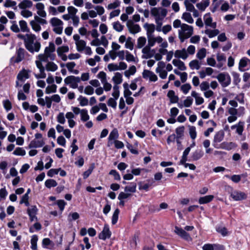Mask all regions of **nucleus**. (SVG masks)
I'll list each match as a JSON object with an SVG mask.
<instances>
[{"label":"nucleus","mask_w":250,"mask_h":250,"mask_svg":"<svg viewBox=\"0 0 250 250\" xmlns=\"http://www.w3.org/2000/svg\"><path fill=\"white\" fill-rule=\"evenodd\" d=\"M17 37L24 41L25 48L30 53L38 52L41 47V43L36 41V37L33 34H18Z\"/></svg>","instance_id":"obj_1"},{"label":"nucleus","mask_w":250,"mask_h":250,"mask_svg":"<svg viewBox=\"0 0 250 250\" xmlns=\"http://www.w3.org/2000/svg\"><path fill=\"white\" fill-rule=\"evenodd\" d=\"M147 37V44L144 47L142 50V58L146 59H148L153 57L155 54V49H151L155 44V40L154 36H149Z\"/></svg>","instance_id":"obj_2"},{"label":"nucleus","mask_w":250,"mask_h":250,"mask_svg":"<svg viewBox=\"0 0 250 250\" xmlns=\"http://www.w3.org/2000/svg\"><path fill=\"white\" fill-rule=\"evenodd\" d=\"M193 34V28L192 26L183 23L181 28L178 30V36L181 42L189 37Z\"/></svg>","instance_id":"obj_3"},{"label":"nucleus","mask_w":250,"mask_h":250,"mask_svg":"<svg viewBox=\"0 0 250 250\" xmlns=\"http://www.w3.org/2000/svg\"><path fill=\"white\" fill-rule=\"evenodd\" d=\"M45 144L44 139L42 134L38 133L35 134V138L30 142L28 145L29 148H38L43 146Z\"/></svg>","instance_id":"obj_4"},{"label":"nucleus","mask_w":250,"mask_h":250,"mask_svg":"<svg viewBox=\"0 0 250 250\" xmlns=\"http://www.w3.org/2000/svg\"><path fill=\"white\" fill-rule=\"evenodd\" d=\"M53 27V31L57 34H61L63 30V22L58 18L53 17L49 21Z\"/></svg>","instance_id":"obj_5"},{"label":"nucleus","mask_w":250,"mask_h":250,"mask_svg":"<svg viewBox=\"0 0 250 250\" xmlns=\"http://www.w3.org/2000/svg\"><path fill=\"white\" fill-rule=\"evenodd\" d=\"M167 13V10L162 8L153 7L151 9V14L155 20H163Z\"/></svg>","instance_id":"obj_6"},{"label":"nucleus","mask_w":250,"mask_h":250,"mask_svg":"<svg viewBox=\"0 0 250 250\" xmlns=\"http://www.w3.org/2000/svg\"><path fill=\"white\" fill-rule=\"evenodd\" d=\"M81 81L80 78L74 76H69L65 78L64 82L66 84L69 85L72 88L78 87V83Z\"/></svg>","instance_id":"obj_7"},{"label":"nucleus","mask_w":250,"mask_h":250,"mask_svg":"<svg viewBox=\"0 0 250 250\" xmlns=\"http://www.w3.org/2000/svg\"><path fill=\"white\" fill-rule=\"evenodd\" d=\"M73 38L75 42L77 50L78 52L84 51V48L86 46V42L84 40H81L80 36L78 34L74 35Z\"/></svg>","instance_id":"obj_8"},{"label":"nucleus","mask_w":250,"mask_h":250,"mask_svg":"<svg viewBox=\"0 0 250 250\" xmlns=\"http://www.w3.org/2000/svg\"><path fill=\"white\" fill-rule=\"evenodd\" d=\"M25 50L23 48H20L16 52L17 57H13L11 58V62L13 63H19L22 61L24 58Z\"/></svg>","instance_id":"obj_9"},{"label":"nucleus","mask_w":250,"mask_h":250,"mask_svg":"<svg viewBox=\"0 0 250 250\" xmlns=\"http://www.w3.org/2000/svg\"><path fill=\"white\" fill-rule=\"evenodd\" d=\"M230 196L233 200L238 201L246 199L247 198V195L244 192L235 190L231 192Z\"/></svg>","instance_id":"obj_10"},{"label":"nucleus","mask_w":250,"mask_h":250,"mask_svg":"<svg viewBox=\"0 0 250 250\" xmlns=\"http://www.w3.org/2000/svg\"><path fill=\"white\" fill-rule=\"evenodd\" d=\"M174 232L186 241H189L191 240V238L189 234L182 228L175 226Z\"/></svg>","instance_id":"obj_11"},{"label":"nucleus","mask_w":250,"mask_h":250,"mask_svg":"<svg viewBox=\"0 0 250 250\" xmlns=\"http://www.w3.org/2000/svg\"><path fill=\"white\" fill-rule=\"evenodd\" d=\"M126 26L129 32L135 34L140 32L141 27L139 25L135 24L132 21H128L126 22Z\"/></svg>","instance_id":"obj_12"},{"label":"nucleus","mask_w":250,"mask_h":250,"mask_svg":"<svg viewBox=\"0 0 250 250\" xmlns=\"http://www.w3.org/2000/svg\"><path fill=\"white\" fill-rule=\"evenodd\" d=\"M218 81L221 83L223 87L228 86L230 83V78L229 75L220 73L217 76Z\"/></svg>","instance_id":"obj_13"},{"label":"nucleus","mask_w":250,"mask_h":250,"mask_svg":"<svg viewBox=\"0 0 250 250\" xmlns=\"http://www.w3.org/2000/svg\"><path fill=\"white\" fill-rule=\"evenodd\" d=\"M225 133L223 130H220L217 132L213 138V146L215 148L217 147V146L222 142L224 138Z\"/></svg>","instance_id":"obj_14"},{"label":"nucleus","mask_w":250,"mask_h":250,"mask_svg":"<svg viewBox=\"0 0 250 250\" xmlns=\"http://www.w3.org/2000/svg\"><path fill=\"white\" fill-rule=\"evenodd\" d=\"M111 235V232L109 229L107 224H105L102 232L99 234V238L100 239L105 240L109 238Z\"/></svg>","instance_id":"obj_15"},{"label":"nucleus","mask_w":250,"mask_h":250,"mask_svg":"<svg viewBox=\"0 0 250 250\" xmlns=\"http://www.w3.org/2000/svg\"><path fill=\"white\" fill-rule=\"evenodd\" d=\"M94 8L97 11V12L94 10H90L88 11V15L89 17L92 18L96 17L98 15L101 16L104 13V9L102 6H96Z\"/></svg>","instance_id":"obj_16"},{"label":"nucleus","mask_w":250,"mask_h":250,"mask_svg":"<svg viewBox=\"0 0 250 250\" xmlns=\"http://www.w3.org/2000/svg\"><path fill=\"white\" fill-rule=\"evenodd\" d=\"M55 51V46L53 42H50L49 43L48 46L45 47L44 49V53L50 56V59L54 60L55 59V55L52 54Z\"/></svg>","instance_id":"obj_17"},{"label":"nucleus","mask_w":250,"mask_h":250,"mask_svg":"<svg viewBox=\"0 0 250 250\" xmlns=\"http://www.w3.org/2000/svg\"><path fill=\"white\" fill-rule=\"evenodd\" d=\"M119 137L118 131L117 128H114L110 133L108 137V146H110L113 144V141L117 140Z\"/></svg>","instance_id":"obj_18"},{"label":"nucleus","mask_w":250,"mask_h":250,"mask_svg":"<svg viewBox=\"0 0 250 250\" xmlns=\"http://www.w3.org/2000/svg\"><path fill=\"white\" fill-rule=\"evenodd\" d=\"M143 77L144 79H149L152 82H156L157 79V76L154 72L148 70H145L143 72Z\"/></svg>","instance_id":"obj_19"},{"label":"nucleus","mask_w":250,"mask_h":250,"mask_svg":"<svg viewBox=\"0 0 250 250\" xmlns=\"http://www.w3.org/2000/svg\"><path fill=\"white\" fill-rule=\"evenodd\" d=\"M203 250H224V247L217 244H207L203 246Z\"/></svg>","instance_id":"obj_20"},{"label":"nucleus","mask_w":250,"mask_h":250,"mask_svg":"<svg viewBox=\"0 0 250 250\" xmlns=\"http://www.w3.org/2000/svg\"><path fill=\"white\" fill-rule=\"evenodd\" d=\"M174 55L175 58L182 59L183 60H186L188 57V54L185 48L176 50Z\"/></svg>","instance_id":"obj_21"},{"label":"nucleus","mask_w":250,"mask_h":250,"mask_svg":"<svg viewBox=\"0 0 250 250\" xmlns=\"http://www.w3.org/2000/svg\"><path fill=\"white\" fill-rule=\"evenodd\" d=\"M204 21L206 25L215 28L216 27V23L212 22V18L209 13L206 14L204 16Z\"/></svg>","instance_id":"obj_22"},{"label":"nucleus","mask_w":250,"mask_h":250,"mask_svg":"<svg viewBox=\"0 0 250 250\" xmlns=\"http://www.w3.org/2000/svg\"><path fill=\"white\" fill-rule=\"evenodd\" d=\"M36 8L37 9L38 15L42 18L46 17V13L44 11V5L42 3L39 2L36 4Z\"/></svg>","instance_id":"obj_23"},{"label":"nucleus","mask_w":250,"mask_h":250,"mask_svg":"<svg viewBox=\"0 0 250 250\" xmlns=\"http://www.w3.org/2000/svg\"><path fill=\"white\" fill-rule=\"evenodd\" d=\"M29 78V71L25 69H22L17 76V79L21 82H23L25 79H27Z\"/></svg>","instance_id":"obj_24"},{"label":"nucleus","mask_w":250,"mask_h":250,"mask_svg":"<svg viewBox=\"0 0 250 250\" xmlns=\"http://www.w3.org/2000/svg\"><path fill=\"white\" fill-rule=\"evenodd\" d=\"M172 63L175 66L177 67L178 69L181 71L185 70L187 69V67L185 66L184 62L180 60H173Z\"/></svg>","instance_id":"obj_25"},{"label":"nucleus","mask_w":250,"mask_h":250,"mask_svg":"<svg viewBox=\"0 0 250 250\" xmlns=\"http://www.w3.org/2000/svg\"><path fill=\"white\" fill-rule=\"evenodd\" d=\"M191 96L195 99V103L196 105H200L202 104L204 102V99L199 96V94L195 91H192L191 93Z\"/></svg>","instance_id":"obj_26"},{"label":"nucleus","mask_w":250,"mask_h":250,"mask_svg":"<svg viewBox=\"0 0 250 250\" xmlns=\"http://www.w3.org/2000/svg\"><path fill=\"white\" fill-rule=\"evenodd\" d=\"M144 27L146 30V35L147 36H151L155 31V25L153 24H149L146 23L144 24Z\"/></svg>","instance_id":"obj_27"},{"label":"nucleus","mask_w":250,"mask_h":250,"mask_svg":"<svg viewBox=\"0 0 250 250\" xmlns=\"http://www.w3.org/2000/svg\"><path fill=\"white\" fill-rule=\"evenodd\" d=\"M234 146V144L232 143H227L226 142H223L222 143L219 144L217 146V147L216 148H221L226 150H230Z\"/></svg>","instance_id":"obj_28"},{"label":"nucleus","mask_w":250,"mask_h":250,"mask_svg":"<svg viewBox=\"0 0 250 250\" xmlns=\"http://www.w3.org/2000/svg\"><path fill=\"white\" fill-rule=\"evenodd\" d=\"M146 43V39L145 37H140L137 40L136 47L138 49L143 48Z\"/></svg>","instance_id":"obj_29"},{"label":"nucleus","mask_w":250,"mask_h":250,"mask_svg":"<svg viewBox=\"0 0 250 250\" xmlns=\"http://www.w3.org/2000/svg\"><path fill=\"white\" fill-rule=\"evenodd\" d=\"M33 3L29 0H23L19 4V7L21 9H24L26 8H30L32 6Z\"/></svg>","instance_id":"obj_30"},{"label":"nucleus","mask_w":250,"mask_h":250,"mask_svg":"<svg viewBox=\"0 0 250 250\" xmlns=\"http://www.w3.org/2000/svg\"><path fill=\"white\" fill-rule=\"evenodd\" d=\"M169 98L171 103H177L179 100V97L175 95V92L173 90H169L167 95Z\"/></svg>","instance_id":"obj_31"},{"label":"nucleus","mask_w":250,"mask_h":250,"mask_svg":"<svg viewBox=\"0 0 250 250\" xmlns=\"http://www.w3.org/2000/svg\"><path fill=\"white\" fill-rule=\"evenodd\" d=\"M58 66L54 62H48L45 65V69L48 71L54 72L58 69Z\"/></svg>","instance_id":"obj_32"},{"label":"nucleus","mask_w":250,"mask_h":250,"mask_svg":"<svg viewBox=\"0 0 250 250\" xmlns=\"http://www.w3.org/2000/svg\"><path fill=\"white\" fill-rule=\"evenodd\" d=\"M244 125L243 122H240L237 125H235L231 126V128L232 129L236 128V132L240 135L242 134V132L244 130Z\"/></svg>","instance_id":"obj_33"},{"label":"nucleus","mask_w":250,"mask_h":250,"mask_svg":"<svg viewBox=\"0 0 250 250\" xmlns=\"http://www.w3.org/2000/svg\"><path fill=\"white\" fill-rule=\"evenodd\" d=\"M214 198L213 195H209L200 197L199 199V203L200 204H206L211 201Z\"/></svg>","instance_id":"obj_34"},{"label":"nucleus","mask_w":250,"mask_h":250,"mask_svg":"<svg viewBox=\"0 0 250 250\" xmlns=\"http://www.w3.org/2000/svg\"><path fill=\"white\" fill-rule=\"evenodd\" d=\"M189 66L192 70H199L201 67V63L197 60H193L189 62Z\"/></svg>","instance_id":"obj_35"},{"label":"nucleus","mask_w":250,"mask_h":250,"mask_svg":"<svg viewBox=\"0 0 250 250\" xmlns=\"http://www.w3.org/2000/svg\"><path fill=\"white\" fill-rule=\"evenodd\" d=\"M112 80L115 84H119L121 83L123 81L122 75L120 73L116 72L112 77Z\"/></svg>","instance_id":"obj_36"},{"label":"nucleus","mask_w":250,"mask_h":250,"mask_svg":"<svg viewBox=\"0 0 250 250\" xmlns=\"http://www.w3.org/2000/svg\"><path fill=\"white\" fill-rule=\"evenodd\" d=\"M204 155V152L202 150H196L192 154V158L194 161H197L201 158Z\"/></svg>","instance_id":"obj_37"},{"label":"nucleus","mask_w":250,"mask_h":250,"mask_svg":"<svg viewBox=\"0 0 250 250\" xmlns=\"http://www.w3.org/2000/svg\"><path fill=\"white\" fill-rule=\"evenodd\" d=\"M204 32L206 34L208 35L209 38H212L218 35L220 31L218 29L210 30L208 29Z\"/></svg>","instance_id":"obj_38"},{"label":"nucleus","mask_w":250,"mask_h":250,"mask_svg":"<svg viewBox=\"0 0 250 250\" xmlns=\"http://www.w3.org/2000/svg\"><path fill=\"white\" fill-rule=\"evenodd\" d=\"M136 72V68L135 66L132 65L130 66L128 70H126L124 72L125 76L129 78L131 75H134Z\"/></svg>","instance_id":"obj_39"},{"label":"nucleus","mask_w":250,"mask_h":250,"mask_svg":"<svg viewBox=\"0 0 250 250\" xmlns=\"http://www.w3.org/2000/svg\"><path fill=\"white\" fill-rule=\"evenodd\" d=\"M185 127L181 126L176 128L175 132L176 133V139H182L184 136Z\"/></svg>","instance_id":"obj_40"},{"label":"nucleus","mask_w":250,"mask_h":250,"mask_svg":"<svg viewBox=\"0 0 250 250\" xmlns=\"http://www.w3.org/2000/svg\"><path fill=\"white\" fill-rule=\"evenodd\" d=\"M182 19L188 23H193L194 20L191 15L188 12H185L182 16Z\"/></svg>","instance_id":"obj_41"},{"label":"nucleus","mask_w":250,"mask_h":250,"mask_svg":"<svg viewBox=\"0 0 250 250\" xmlns=\"http://www.w3.org/2000/svg\"><path fill=\"white\" fill-rule=\"evenodd\" d=\"M136 184L134 182L131 183L129 186H126L125 188V191L126 193L135 192L136 191Z\"/></svg>","instance_id":"obj_42"},{"label":"nucleus","mask_w":250,"mask_h":250,"mask_svg":"<svg viewBox=\"0 0 250 250\" xmlns=\"http://www.w3.org/2000/svg\"><path fill=\"white\" fill-rule=\"evenodd\" d=\"M81 115V120L85 122L89 119V116L88 114V111L86 109H82Z\"/></svg>","instance_id":"obj_43"},{"label":"nucleus","mask_w":250,"mask_h":250,"mask_svg":"<svg viewBox=\"0 0 250 250\" xmlns=\"http://www.w3.org/2000/svg\"><path fill=\"white\" fill-rule=\"evenodd\" d=\"M206 49L202 48L198 50L196 54V57L199 60H201L204 59L206 56Z\"/></svg>","instance_id":"obj_44"},{"label":"nucleus","mask_w":250,"mask_h":250,"mask_svg":"<svg viewBox=\"0 0 250 250\" xmlns=\"http://www.w3.org/2000/svg\"><path fill=\"white\" fill-rule=\"evenodd\" d=\"M209 1H204L196 4V7L202 11H204L206 8L208 6Z\"/></svg>","instance_id":"obj_45"},{"label":"nucleus","mask_w":250,"mask_h":250,"mask_svg":"<svg viewBox=\"0 0 250 250\" xmlns=\"http://www.w3.org/2000/svg\"><path fill=\"white\" fill-rule=\"evenodd\" d=\"M69 51L68 46H62L59 47L57 49V52L58 56H62L64 53H67Z\"/></svg>","instance_id":"obj_46"},{"label":"nucleus","mask_w":250,"mask_h":250,"mask_svg":"<svg viewBox=\"0 0 250 250\" xmlns=\"http://www.w3.org/2000/svg\"><path fill=\"white\" fill-rule=\"evenodd\" d=\"M45 186L47 188L55 187L57 186V183L55 180L48 179L45 182Z\"/></svg>","instance_id":"obj_47"},{"label":"nucleus","mask_w":250,"mask_h":250,"mask_svg":"<svg viewBox=\"0 0 250 250\" xmlns=\"http://www.w3.org/2000/svg\"><path fill=\"white\" fill-rule=\"evenodd\" d=\"M190 151V147H188L183 152V156L180 160V163H185L187 161V156Z\"/></svg>","instance_id":"obj_48"},{"label":"nucleus","mask_w":250,"mask_h":250,"mask_svg":"<svg viewBox=\"0 0 250 250\" xmlns=\"http://www.w3.org/2000/svg\"><path fill=\"white\" fill-rule=\"evenodd\" d=\"M19 25L21 30L22 32H28L29 31L27 26V24L25 21L21 20L19 21Z\"/></svg>","instance_id":"obj_49"},{"label":"nucleus","mask_w":250,"mask_h":250,"mask_svg":"<svg viewBox=\"0 0 250 250\" xmlns=\"http://www.w3.org/2000/svg\"><path fill=\"white\" fill-rule=\"evenodd\" d=\"M216 231L220 233L223 236H226L229 234L227 229L224 227H218L216 228Z\"/></svg>","instance_id":"obj_50"},{"label":"nucleus","mask_w":250,"mask_h":250,"mask_svg":"<svg viewBox=\"0 0 250 250\" xmlns=\"http://www.w3.org/2000/svg\"><path fill=\"white\" fill-rule=\"evenodd\" d=\"M38 240V236L36 235L32 236V238L31 239V248L33 250H36L37 249V243Z\"/></svg>","instance_id":"obj_51"},{"label":"nucleus","mask_w":250,"mask_h":250,"mask_svg":"<svg viewBox=\"0 0 250 250\" xmlns=\"http://www.w3.org/2000/svg\"><path fill=\"white\" fill-rule=\"evenodd\" d=\"M184 5L186 7L187 11H188L192 12L195 9L194 5L188 0H185Z\"/></svg>","instance_id":"obj_52"},{"label":"nucleus","mask_w":250,"mask_h":250,"mask_svg":"<svg viewBox=\"0 0 250 250\" xmlns=\"http://www.w3.org/2000/svg\"><path fill=\"white\" fill-rule=\"evenodd\" d=\"M113 29L118 32H121L124 29V25H122L119 21L113 23Z\"/></svg>","instance_id":"obj_53"},{"label":"nucleus","mask_w":250,"mask_h":250,"mask_svg":"<svg viewBox=\"0 0 250 250\" xmlns=\"http://www.w3.org/2000/svg\"><path fill=\"white\" fill-rule=\"evenodd\" d=\"M57 90V86L55 84H52L47 86L45 89V93L49 94L51 93H55Z\"/></svg>","instance_id":"obj_54"},{"label":"nucleus","mask_w":250,"mask_h":250,"mask_svg":"<svg viewBox=\"0 0 250 250\" xmlns=\"http://www.w3.org/2000/svg\"><path fill=\"white\" fill-rule=\"evenodd\" d=\"M119 213L120 210L118 208L116 209L114 211L112 217V224L113 225H115L117 222Z\"/></svg>","instance_id":"obj_55"},{"label":"nucleus","mask_w":250,"mask_h":250,"mask_svg":"<svg viewBox=\"0 0 250 250\" xmlns=\"http://www.w3.org/2000/svg\"><path fill=\"white\" fill-rule=\"evenodd\" d=\"M189 133L191 138L194 140L197 136L195 127L193 126H190L189 127Z\"/></svg>","instance_id":"obj_56"},{"label":"nucleus","mask_w":250,"mask_h":250,"mask_svg":"<svg viewBox=\"0 0 250 250\" xmlns=\"http://www.w3.org/2000/svg\"><path fill=\"white\" fill-rule=\"evenodd\" d=\"M78 100L80 102V104L82 106H86L88 104V99L82 96H80L78 99Z\"/></svg>","instance_id":"obj_57"},{"label":"nucleus","mask_w":250,"mask_h":250,"mask_svg":"<svg viewBox=\"0 0 250 250\" xmlns=\"http://www.w3.org/2000/svg\"><path fill=\"white\" fill-rule=\"evenodd\" d=\"M30 24L33 29L35 32H39L41 30V27L36 21H31Z\"/></svg>","instance_id":"obj_58"},{"label":"nucleus","mask_w":250,"mask_h":250,"mask_svg":"<svg viewBox=\"0 0 250 250\" xmlns=\"http://www.w3.org/2000/svg\"><path fill=\"white\" fill-rule=\"evenodd\" d=\"M191 88V86L189 83H186L181 86V90L185 94H187Z\"/></svg>","instance_id":"obj_59"},{"label":"nucleus","mask_w":250,"mask_h":250,"mask_svg":"<svg viewBox=\"0 0 250 250\" xmlns=\"http://www.w3.org/2000/svg\"><path fill=\"white\" fill-rule=\"evenodd\" d=\"M13 154L15 155L24 156L25 155L26 152L22 148L17 147L13 152Z\"/></svg>","instance_id":"obj_60"},{"label":"nucleus","mask_w":250,"mask_h":250,"mask_svg":"<svg viewBox=\"0 0 250 250\" xmlns=\"http://www.w3.org/2000/svg\"><path fill=\"white\" fill-rule=\"evenodd\" d=\"M67 11L68 12V14L71 17L77 16L76 13L78 12V9L75 8L74 7L72 6L68 7Z\"/></svg>","instance_id":"obj_61"},{"label":"nucleus","mask_w":250,"mask_h":250,"mask_svg":"<svg viewBox=\"0 0 250 250\" xmlns=\"http://www.w3.org/2000/svg\"><path fill=\"white\" fill-rule=\"evenodd\" d=\"M48 58H50V56H48L44 52V54H40L38 56V60L41 62H47Z\"/></svg>","instance_id":"obj_62"},{"label":"nucleus","mask_w":250,"mask_h":250,"mask_svg":"<svg viewBox=\"0 0 250 250\" xmlns=\"http://www.w3.org/2000/svg\"><path fill=\"white\" fill-rule=\"evenodd\" d=\"M17 4V2L15 1L12 0H5L3 6L5 7H11L15 6Z\"/></svg>","instance_id":"obj_63"},{"label":"nucleus","mask_w":250,"mask_h":250,"mask_svg":"<svg viewBox=\"0 0 250 250\" xmlns=\"http://www.w3.org/2000/svg\"><path fill=\"white\" fill-rule=\"evenodd\" d=\"M2 103H3L4 108L7 111H8L11 109L12 104L9 100H4L2 102Z\"/></svg>","instance_id":"obj_64"}]
</instances>
